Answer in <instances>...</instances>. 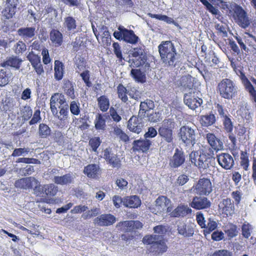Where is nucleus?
<instances>
[{
    "instance_id": "nucleus-64",
    "label": "nucleus",
    "mask_w": 256,
    "mask_h": 256,
    "mask_svg": "<svg viewBox=\"0 0 256 256\" xmlns=\"http://www.w3.org/2000/svg\"><path fill=\"white\" fill-rule=\"evenodd\" d=\"M8 82V74L4 70H0V86H5Z\"/></svg>"
},
{
    "instance_id": "nucleus-48",
    "label": "nucleus",
    "mask_w": 256,
    "mask_h": 256,
    "mask_svg": "<svg viewBox=\"0 0 256 256\" xmlns=\"http://www.w3.org/2000/svg\"><path fill=\"white\" fill-rule=\"evenodd\" d=\"M168 226L160 224L155 226L153 230L154 232L157 234L156 236H158V239L164 240V237L168 232Z\"/></svg>"
},
{
    "instance_id": "nucleus-41",
    "label": "nucleus",
    "mask_w": 256,
    "mask_h": 256,
    "mask_svg": "<svg viewBox=\"0 0 256 256\" xmlns=\"http://www.w3.org/2000/svg\"><path fill=\"white\" fill-rule=\"evenodd\" d=\"M106 120L101 114H98L94 121V127L98 130H104L106 128Z\"/></svg>"
},
{
    "instance_id": "nucleus-33",
    "label": "nucleus",
    "mask_w": 256,
    "mask_h": 256,
    "mask_svg": "<svg viewBox=\"0 0 256 256\" xmlns=\"http://www.w3.org/2000/svg\"><path fill=\"white\" fill-rule=\"evenodd\" d=\"M50 40L55 47L61 46L63 43V36L58 30L52 29L50 33Z\"/></svg>"
},
{
    "instance_id": "nucleus-4",
    "label": "nucleus",
    "mask_w": 256,
    "mask_h": 256,
    "mask_svg": "<svg viewBox=\"0 0 256 256\" xmlns=\"http://www.w3.org/2000/svg\"><path fill=\"white\" fill-rule=\"evenodd\" d=\"M216 90L222 98L231 100L237 94L238 87L233 80L225 78L218 83Z\"/></svg>"
},
{
    "instance_id": "nucleus-45",
    "label": "nucleus",
    "mask_w": 256,
    "mask_h": 256,
    "mask_svg": "<svg viewBox=\"0 0 256 256\" xmlns=\"http://www.w3.org/2000/svg\"><path fill=\"white\" fill-rule=\"evenodd\" d=\"M98 107L101 111L106 112L110 106V100L106 96H101L97 99Z\"/></svg>"
},
{
    "instance_id": "nucleus-12",
    "label": "nucleus",
    "mask_w": 256,
    "mask_h": 256,
    "mask_svg": "<svg viewBox=\"0 0 256 256\" xmlns=\"http://www.w3.org/2000/svg\"><path fill=\"white\" fill-rule=\"evenodd\" d=\"M130 55L132 58L128 60L131 66L138 68L144 65L146 62L147 56L144 54V49L140 46L132 48Z\"/></svg>"
},
{
    "instance_id": "nucleus-31",
    "label": "nucleus",
    "mask_w": 256,
    "mask_h": 256,
    "mask_svg": "<svg viewBox=\"0 0 256 256\" xmlns=\"http://www.w3.org/2000/svg\"><path fill=\"white\" fill-rule=\"evenodd\" d=\"M34 182L38 183V180L34 178L28 177L18 180L15 182L16 188L23 189H31L33 187Z\"/></svg>"
},
{
    "instance_id": "nucleus-9",
    "label": "nucleus",
    "mask_w": 256,
    "mask_h": 256,
    "mask_svg": "<svg viewBox=\"0 0 256 256\" xmlns=\"http://www.w3.org/2000/svg\"><path fill=\"white\" fill-rule=\"evenodd\" d=\"M118 31H115L114 36L118 40H122L127 43L134 44L139 40L138 37L134 34L132 30H128L122 26H120Z\"/></svg>"
},
{
    "instance_id": "nucleus-37",
    "label": "nucleus",
    "mask_w": 256,
    "mask_h": 256,
    "mask_svg": "<svg viewBox=\"0 0 256 256\" xmlns=\"http://www.w3.org/2000/svg\"><path fill=\"white\" fill-rule=\"evenodd\" d=\"M62 88L68 97L74 100L76 98L73 83L68 80H64Z\"/></svg>"
},
{
    "instance_id": "nucleus-24",
    "label": "nucleus",
    "mask_w": 256,
    "mask_h": 256,
    "mask_svg": "<svg viewBox=\"0 0 256 256\" xmlns=\"http://www.w3.org/2000/svg\"><path fill=\"white\" fill-rule=\"evenodd\" d=\"M120 230L125 232H132L135 229H138L142 227V224L138 220H126L120 222L116 224Z\"/></svg>"
},
{
    "instance_id": "nucleus-44",
    "label": "nucleus",
    "mask_w": 256,
    "mask_h": 256,
    "mask_svg": "<svg viewBox=\"0 0 256 256\" xmlns=\"http://www.w3.org/2000/svg\"><path fill=\"white\" fill-rule=\"evenodd\" d=\"M216 122V117L214 114L202 116L200 122L202 126L208 127L212 125Z\"/></svg>"
},
{
    "instance_id": "nucleus-63",
    "label": "nucleus",
    "mask_w": 256,
    "mask_h": 256,
    "mask_svg": "<svg viewBox=\"0 0 256 256\" xmlns=\"http://www.w3.org/2000/svg\"><path fill=\"white\" fill-rule=\"evenodd\" d=\"M147 118L149 122H156L162 119L161 114L158 112H152V113L147 114Z\"/></svg>"
},
{
    "instance_id": "nucleus-3",
    "label": "nucleus",
    "mask_w": 256,
    "mask_h": 256,
    "mask_svg": "<svg viewBox=\"0 0 256 256\" xmlns=\"http://www.w3.org/2000/svg\"><path fill=\"white\" fill-rule=\"evenodd\" d=\"M144 244L150 245L147 248V252L152 253L154 256H159L166 252L168 249L164 240L158 239V236L154 234L145 236L142 238Z\"/></svg>"
},
{
    "instance_id": "nucleus-58",
    "label": "nucleus",
    "mask_w": 256,
    "mask_h": 256,
    "mask_svg": "<svg viewBox=\"0 0 256 256\" xmlns=\"http://www.w3.org/2000/svg\"><path fill=\"white\" fill-rule=\"evenodd\" d=\"M240 166L245 170H248L249 166V160L247 152H241L240 153Z\"/></svg>"
},
{
    "instance_id": "nucleus-14",
    "label": "nucleus",
    "mask_w": 256,
    "mask_h": 256,
    "mask_svg": "<svg viewBox=\"0 0 256 256\" xmlns=\"http://www.w3.org/2000/svg\"><path fill=\"white\" fill-rule=\"evenodd\" d=\"M196 220L198 224L202 228H204L203 234L204 236L210 234L212 231L215 230L218 227L217 222L212 218H208L207 223L206 224V220L204 215L202 213H199L196 216Z\"/></svg>"
},
{
    "instance_id": "nucleus-32",
    "label": "nucleus",
    "mask_w": 256,
    "mask_h": 256,
    "mask_svg": "<svg viewBox=\"0 0 256 256\" xmlns=\"http://www.w3.org/2000/svg\"><path fill=\"white\" fill-rule=\"evenodd\" d=\"M142 202L137 196H126L124 197V206L126 208H136L140 207Z\"/></svg>"
},
{
    "instance_id": "nucleus-19",
    "label": "nucleus",
    "mask_w": 256,
    "mask_h": 256,
    "mask_svg": "<svg viewBox=\"0 0 256 256\" xmlns=\"http://www.w3.org/2000/svg\"><path fill=\"white\" fill-rule=\"evenodd\" d=\"M104 158L107 164L113 168H119L122 166V162L120 158L116 154L112 152V149L110 148H106L104 150Z\"/></svg>"
},
{
    "instance_id": "nucleus-28",
    "label": "nucleus",
    "mask_w": 256,
    "mask_h": 256,
    "mask_svg": "<svg viewBox=\"0 0 256 256\" xmlns=\"http://www.w3.org/2000/svg\"><path fill=\"white\" fill-rule=\"evenodd\" d=\"M210 205L211 203L207 198L197 196L194 197L190 204L192 208L198 210L208 208Z\"/></svg>"
},
{
    "instance_id": "nucleus-16",
    "label": "nucleus",
    "mask_w": 256,
    "mask_h": 256,
    "mask_svg": "<svg viewBox=\"0 0 256 256\" xmlns=\"http://www.w3.org/2000/svg\"><path fill=\"white\" fill-rule=\"evenodd\" d=\"M34 194L36 196L52 197L58 192V188L53 184H46L43 186L38 184L34 188Z\"/></svg>"
},
{
    "instance_id": "nucleus-18",
    "label": "nucleus",
    "mask_w": 256,
    "mask_h": 256,
    "mask_svg": "<svg viewBox=\"0 0 256 256\" xmlns=\"http://www.w3.org/2000/svg\"><path fill=\"white\" fill-rule=\"evenodd\" d=\"M196 192L200 196H208L212 190V184L209 178H200L198 182L192 186Z\"/></svg>"
},
{
    "instance_id": "nucleus-7",
    "label": "nucleus",
    "mask_w": 256,
    "mask_h": 256,
    "mask_svg": "<svg viewBox=\"0 0 256 256\" xmlns=\"http://www.w3.org/2000/svg\"><path fill=\"white\" fill-rule=\"evenodd\" d=\"M232 16L238 26L245 29L250 26L251 20L240 6L235 4L232 8Z\"/></svg>"
},
{
    "instance_id": "nucleus-62",
    "label": "nucleus",
    "mask_w": 256,
    "mask_h": 256,
    "mask_svg": "<svg viewBox=\"0 0 256 256\" xmlns=\"http://www.w3.org/2000/svg\"><path fill=\"white\" fill-rule=\"evenodd\" d=\"M252 229V226L250 224H243L242 226V236L246 238H248L251 235Z\"/></svg>"
},
{
    "instance_id": "nucleus-17",
    "label": "nucleus",
    "mask_w": 256,
    "mask_h": 256,
    "mask_svg": "<svg viewBox=\"0 0 256 256\" xmlns=\"http://www.w3.org/2000/svg\"><path fill=\"white\" fill-rule=\"evenodd\" d=\"M178 135L186 146H193L196 143L195 131L188 126H182L180 128Z\"/></svg>"
},
{
    "instance_id": "nucleus-60",
    "label": "nucleus",
    "mask_w": 256,
    "mask_h": 256,
    "mask_svg": "<svg viewBox=\"0 0 256 256\" xmlns=\"http://www.w3.org/2000/svg\"><path fill=\"white\" fill-rule=\"evenodd\" d=\"M26 58L31 63L32 66L41 62L40 56L36 54L33 52H30Z\"/></svg>"
},
{
    "instance_id": "nucleus-34",
    "label": "nucleus",
    "mask_w": 256,
    "mask_h": 256,
    "mask_svg": "<svg viewBox=\"0 0 256 256\" xmlns=\"http://www.w3.org/2000/svg\"><path fill=\"white\" fill-rule=\"evenodd\" d=\"M154 108V102L150 99H146L142 102L140 105L138 116L141 117H144L146 112Z\"/></svg>"
},
{
    "instance_id": "nucleus-23",
    "label": "nucleus",
    "mask_w": 256,
    "mask_h": 256,
    "mask_svg": "<svg viewBox=\"0 0 256 256\" xmlns=\"http://www.w3.org/2000/svg\"><path fill=\"white\" fill-rule=\"evenodd\" d=\"M71 44L72 46L73 52H78V54H81L82 56L88 54L86 41H84L82 37H76Z\"/></svg>"
},
{
    "instance_id": "nucleus-8",
    "label": "nucleus",
    "mask_w": 256,
    "mask_h": 256,
    "mask_svg": "<svg viewBox=\"0 0 256 256\" xmlns=\"http://www.w3.org/2000/svg\"><path fill=\"white\" fill-rule=\"evenodd\" d=\"M175 128L174 119L165 118L158 128V134L164 141L170 143L173 141V130Z\"/></svg>"
},
{
    "instance_id": "nucleus-47",
    "label": "nucleus",
    "mask_w": 256,
    "mask_h": 256,
    "mask_svg": "<svg viewBox=\"0 0 256 256\" xmlns=\"http://www.w3.org/2000/svg\"><path fill=\"white\" fill-rule=\"evenodd\" d=\"M97 172V166L95 164H89L85 166L84 170V173L90 178H96Z\"/></svg>"
},
{
    "instance_id": "nucleus-53",
    "label": "nucleus",
    "mask_w": 256,
    "mask_h": 256,
    "mask_svg": "<svg viewBox=\"0 0 256 256\" xmlns=\"http://www.w3.org/2000/svg\"><path fill=\"white\" fill-rule=\"evenodd\" d=\"M148 16L151 18H155L157 20L164 21L166 22L167 24H176L175 21L172 18L168 17L166 15L153 14L152 13H149L148 14Z\"/></svg>"
},
{
    "instance_id": "nucleus-61",
    "label": "nucleus",
    "mask_w": 256,
    "mask_h": 256,
    "mask_svg": "<svg viewBox=\"0 0 256 256\" xmlns=\"http://www.w3.org/2000/svg\"><path fill=\"white\" fill-rule=\"evenodd\" d=\"M222 122L225 130L228 133H231L233 130V124L228 116L223 118Z\"/></svg>"
},
{
    "instance_id": "nucleus-54",
    "label": "nucleus",
    "mask_w": 256,
    "mask_h": 256,
    "mask_svg": "<svg viewBox=\"0 0 256 256\" xmlns=\"http://www.w3.org/2000/svg\"><path fill=\"white\" fill-rule=\"evenodd\" d=\"M114 133L122 142H126L130 140L129 136L126 134L118 126L114 128Z\"/></svg>"
},
{
    "instance_id": "nucleus-49",
    "label": "nucleus",
    "mask_w": 256,
    "mask_h": 256,
    "mask_svg": "<svg viewBox=\"0 0 256 256\" xmlns=\"http://www.w3.org/2000/svg\"><path fill=\"white\" fill-rule=\"evenodd\" d=\"M195 78L190 75L186 76L182 78L181 85L186 89L191 90L194 86Z\"/></svg>"
},
{
    "instance_id": "nucleus-22",
    "label": "nucleus",
    "mask_w": 256,
    "mask_h": 256,
    "mask_svg": "<svg viewBox=\"0 0 256 256\" xmlns=\"http://www.w3.org/2000/svg\"><path fill=\"white\" fill-rule=\"evenodd\" d=\"M116 222V216L110 214H102L94 220V224L99 226H108L114 224Z\"/></svg>"
},
{
    "instance_id": "nucleus-10",
    "label": "nucleus",
    "mask_w": 256,
    "mask_h": 256,
    "mask_svg": "<svg viewBox=\"0 0 256 256\" xmlns=\"http://www.w3.org/2000/svg\"><path fill=\"white\" fill-rule=\"evenodd\" d=\"M118 31H115L114 36L118 40H122L127 43L134 44L139 40L138 37L134 34L132 30H128L122 26H120Z\"/></svg>"
},
{
    "instance_id": "nucleus-56",
    "label": "nucleus",
    "mask_w": 256,
    "mask_h": 256,
    "mask_svg": "<svg viewBox=\"0 0 256 256\" xmlns=\"http://www.w3.org/2000/svg\"><path fill=\"white\" fill-rule=\"evenodd\" d=\"M200 2L205 6L206 10H208L210 13L215 16H220V12L218 9L213 6L207 0H200Z\"/></svg>"
},
{
    "instance_id": "nucleus-39",
    "label": "nucleus",
    "mask_w": 256,
    "mask_h": 256,
    "mask_svg": "<svg viewBox=\"0 0 256 256\" xmlns=\"http://www.w3.org/2000/svg\"><path fill=\"white\" fill-rule=\"evenodd\" d=\"M18 34L24 38H30L35 35L34 27L22 28L18 30Z\"/></svg>"
},
{
    "instance_id": "nucleus-21",
    "label": "nucleus",
    "mask_w": 256,
    "mask_h": 256,
    "mask_svg": "<svg viewBox=\"0 0 256 256\" xmlns=\"http://www.w3.org/2000/svg\"><path fill=\"white\" fill-rule=\"evenodd\" d=\"M186 161L184 153L182 149L176 148L172 156L170 159L169 165L173 168L182 166Z\"/></svg>"
},
{
    "instance_id": "nucleus-42",
    "label": "nucleus",
    "mask_w": 256,
    "mask_h": 256,
    "mask_svg": "<svg viewBox=\"0 0 256 256\" xmlns=\"http://www.w3.org/2000/svg\"><path fill=\"white\" fill-rule=\"evenodd\" d=\"M130 76L138 82L144 83L146 81V74L140 69H132Z\"/></svg>"
},
{
    "instance_id": "nucleus-13",
    "label": "nucleus",
    "mask_w": 256,
    "mask_h": 256,
    "mask_svg": "<svg viewBox=\"0 0 256 256\" xmlns=\"http://www.w3.org/2000/svg\"><path fill=\"white\" fill-rule=\"evenodd\" d=\"M206 138L208 144L210 146L208 152V155L210 156H214V152H218L223 150L224 144L222 142L220 138L216 137L214 134L212 132L206 134Z\"/></svg>"
},
{
    "instance_id": "nucleus-35",
    "label": "nucleus",
    "mask_w": 256,
    "mask_h": 256,
    "mask_svg": "<svg viewBox=\"0 0 256 256\" xmlns=\"http://www.w3.org/2000/svg\"><path fill=\"white\" fill-rule=\"evenodd\" d=\"M22 62V60L21 59L17 56H12L8 58L5 61L1 63V66L2 67L10 66L16 69H19Z\"/></svg>"
},
{
    "instance_id": "nucleus-29",
    "label": "nucleus",
    "mask_w": 256,
    "mask_h": 256,
    "mask_svg": "<svg viewBox=\"0 0 256 256\" xmlns=\"http://www.w3.org/2000/svg\"><path fill=\"white\" fill-rule=\"evenodd\" d=\"M184 100L185 104L192 110H195L200 106L202 104L203 100L198 97L195 98L192 96L191 92L186 94L184 95Z\"/></svg>"
},
{
    "instance_id": "nucleus-36",
    "label": "nucleus",
    "mask_w": 256,
    "mask_h": 256,
    "mask_svg": "<svg viewBox=\"0 0 256 256\" xmlns=\"http://www.w3.org/2000/svg\"><path fill=\"white\" fill-rule=\"evenodd\" d=\"M54 64V78L57 80H60L64 76V64L59 60H56Z\"/></svg>"
},
{
    "instance_id": "nucleus-38",
    "label": "nucleus",
    "mask_w": 256,
    "mask_h": 256,
    "mask_svg": "<svg viewBox=\"0 0 256 256\" xmlns=\"http://www.w3.org/2000/svg\"><path fill=\"white\" fill-rule=\"evenodd\" d=\"M64 24L68 32L72 34L76 32L77 26L75 18L72 16H68L65 18Z\"/></svg>"
},
{
    "instance_id": "nucleus-57",
    "label": "nucleus",
    "mask_w": 256,
    "mask_h": 256,
    "mask_svg": "<svg viewBox=\"0 0 256 256\" xmlns=\"http://www.w3.org/2000/svg\"><path fill=\"white\" fill-rule=\"evenodd\" d=\"M102 143V140L100 137L95 136L90 138L89 140V145L92 149V150L94 152H97V150L100 146Z\"/></svg>"
},
{
    "instance_id": "nucleus-20",
    "label": "nucleus",
    "mask_w": 256,
    "mask_h": 256,
    "mask_svg": "<svg viewBox=\"0 0 256 256\" xmlns=\"http://www.w3.org/2000/svg\"><path fill=\"white\" fill-rule=\"evenodd\" d=\"M155 206L158 212H163L166 210V212L169 213L172 210L171 200L164 196H158L155 201Z\"/></svg>"
},
{
    "instance_id": "nucleus-11",
    "label": "nucleus",
    "mask_w": 256,
    "mask_h": 256,
    "mask_svg": "<svg viewBox=\"0 0 256 256\" xmlns=\"http://www.w3.org/2000/svg\"><path fill=\"white\" fill-rule=\"evenodd\" d=\"M116 92L118 98L124 103H128V95L130 98L134 100H138L140 97V92L136 88L131 87L127 89L122 84H119L118 85Z\"/></svg>"
},
{
    "instance_id": "nucleus-59",
    "label": "nucleus",
    "mask_w": 256,
    "mask_h": 256,
    "mask_svg": "<svg viewBox=\"0 0 256 256\" xmlns=\"http://www.w3.org/2000/svg\"><path fill=\"white\" fill-rule=\"evenodd\" d=\"M70 110L72 114L74 116H78L80 112V104L78 102L74 100L70 102Z\"/></svg>"
},
{
    "instance_id": "nucleus-6",
    "label": "nucleus",
    "mask_w": 256,
    "mask_h": 256,
    "mask_svg": "<svg viewBox=\"0 0 256 256\" xmlns=\"http://www.w3.org/2000/svg\"><path fill=\"white\" fill-rule=\"evenodd\" d=\"M190 159L192 164L200 170H206L209 168L210 160L213 157L208 155V152L204 150L192 151L190 154Z\"/></svg>"
},
{
    "instance_id": "nucleus-25",
    "label": "nucleus",
    "mask_w": 256,
    "mask_h": 256,
    "mask_svg": "<svg viewBox=\"0 0 256 256\" xmlns=\"http://www.w3.org/2000/svg\"><path fill=\"white\" fill-rule=\"evenodd\" d=\"M144 126L142 118L132 116L128 122V128L132 132L139 134L142 131Z\"/></svg>"
},
{
    "instance_id": "nucleus-40",
    "label": "nucleus",
    "mask_w": 256,
    "mask_h": 256,
    "mask_svg": "<svg viewBox=\"0 0 256 256\" xmlns=\"http://www.w3.org/2000/svg\"><path fill=\"white\" fill-rule=\"evenodd\" d=\"M73 178L70 174H67L62 176H55L54 178V182L60 185H66L70 184Z\"/></svg>"
},
{
    "instance_id": "nucleus-51",
    "label": "nucleus",
    "mask_w": 256,
    "mask_h": 256,
    "mask_svg": "<svg viewBox=\"0 0 256 256\" xmlns=\"http://www.w3.org/2000/svg\"><path fill=\"white\" fill-rule=\"evenodd\" d=\"M51 133L50 127L45 124H40L38 127V135L41 138H46Z\"/></svg>"
},
{
    "instance_id": "nucleus-27",
    "label": "nucleus",
    "mask_w": 256,
    "mask_h": 256,
    "mask_svg": "<svg viewBox=\"0 0 256 256\" xmlns=\"http://www.w3.org/2000/svg\"><path fill=\"white\" fill-rule=\"evenodd\" d=\"M216 158L218 164L225 170H230L234 164V158L229 154L222 153Z\"/></svg>"
},
{
    "instance_id": "nucleus-1",
    "label": "nucleus",
    "mask_w": 256,
    "mask_h": 256,
    "mask_svg": "<svg viewBox=\"0 0 256 256\" xmlns=\"http://www.w3.org/2000/svg\"><path fill=\"white\" fill-rule=\"evenodd\" d=\"M69 106L64 94L56 93L50 100V108L52 114L61 121L68 118Z\"/></svg>"
},
{
    "instance_id": "nucleus-55",
    "label": "nucleus",
    "mask_w": 256,
    "mask_h": 256,
    "mask_svg": "<svg viewBox=\"0 0 256 256\" xmlns=\"http://www.w3.org/2000/svg\"><path fill=\"white\" fill-rule=\"evenodd\" d=\"M222 204L224 206L222 209L226 214H230L234 208V204L232 203L231 200L229 198L224 199Z\"/></svg>"
},
{
    "instance_id": "nucleus-5",
    "label": "nucleus",
    "mask_w": 256,
    "mask_h": 256,
    "mask_svg": "<svg viewBox=\"0 0 256 256\" xmlns=\"http://www.w3.org/2000/svg\"><path fill=\"white\" fill-rule=\"evenodd\" d=\"M76 72L80 74L84 83L88 87H90L92 84L90 80V72L86 70L87 62L85 58L80 54H76L74 59Z\"/></svg>"
},
{
    "instance_id": "nucleus-50",
    "label": "nucleus",
    "mask_w": 256,
    "mask_h": 256,
    "mask_svg": "<svg viewBox=\"0 0 256 256\" xmlns=\"http://www.w3.org/2000/svg\"><path fill=\"white\" fill-rule=\"evenodd\" d=\"M20 115L22 118L26 121L29 120L32 116V110L30 106H24L20 108Z\"/></svg>"
},
{
    "instance_id": "nucleus-30",
    "label": "nucleus",
    "mask_w": 256,
    "mask_h": 256,
    "mask_svg": "<svg viewBox=\"0 0 256 256\" xmlns=\"http://www.w3.org/2000/svg\"><path fill=\"white\" fill-rule=\"evenodd\" d=\"M192 211V210L187 206L180 204L169 212V215L172 218L184 217L191 214Z\"/></svg>"
},
{
    "instance_id": "nucleus-52",
    "label": "nucleus",
    "mask_w": 256,
    "mask_h": 256,
    "mask_svg": "<svg viewBox=\"0 0 256 256\" xmlns=\"http://www.w3.org/2000/svg\"><path fill=\"white\" fill-rule=\"evenodd\" d=\"M224 232L229 238H233L238 235L237 226L234 224H230L226 226Z\"/></svg>"
},
{
    "instance_id": "nucleus-43",
    "label": "nucleus",
    "mask_w": 256,
    "mask_h": 256,
    "mask_svg": "<svg viewBox=\"0 0 256 256\" xmlns=\"http://www.w3.org/2000/svg\"><path fill=\"white\" fill-rule=\"evenodd\" d=\"M178 231L180 234L184 237H190L194 234L193 229L191 228H187L186 225L184 222H182L180 225L178 226Z\"/></svg>"
},
{
    "instance_id": "nucleus-26",
    "label": "nucleus",
    "mask_w": 256,
    "mask_h": 256,
    "mask_svg": "<svg viewBox=\"0 0 256 256\" xmlns=\"http://www.w3.org/2000/svg\"><path fill=\"white\" fill-rule=\"evenodd\" d=\"M132 145V150L134 152L146 153L148 152L152 145V142L148 139L140 138L134 140Z\"/></svg>"
},
{
    "instance_id": "nucleus-15",
    "label": "nucleus",
    "mask_w": 256,
    "mask_h": 256,
    "mask_svg": "<svg viewBox=\"0 0 256 256\" xmlns=\"http://www.w3.org/2000/svg\"><path fill=\"white\" fill-rule=\"evenodd\" d=\"M233 70L236 74L240 77L246 90L250 93L251 100L256 103V90L250 81L246 76L243 72L242 68L238 66L236 67V68Z\"/></svg>"
},
{
    "instance_id": "nucleus-46",
    "label": "nucleus",
    "mask_w": 256,
    "mask_h": 256,
    "mask_svg": "<svg viewBox=\"0 0 256 256\" xmlns=\"http://www.w3.org/2000/svg\"><path fill=\"white\" fill-rule=\"evenodd\" d=\"M16 8L6 4L4 8L2 11V16L7 20L12 18L16 13Z\"/></svg>"
},
{
    "instance_id": "nucleus-2",
    "label": "nucleus",
    "mask_w": 256,
    "mask_h": 256,
    "mask_svg": "<svg viewBox=\"0 0 256 256\" xmlns=\"http://www.w3.org/2000/svg\"><path fill=\"white\" fill-rule=\"evenodd\" d=\"M161 60L166 66H176V51L174 44L170 41H162L158 46Z\"/></svg>"
}]
</instances>
